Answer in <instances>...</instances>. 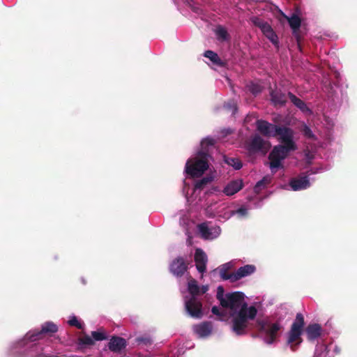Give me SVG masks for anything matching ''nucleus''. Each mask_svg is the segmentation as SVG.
Instances as JSON below:
<instances>
[{"label":"nucleus","instance_id":"nucleus-1","mask_svg":"<svg viewBox=\"0 0 357 357\" xmlns=\"http://www.w3.org/2000/svg\"><path fill=\"white\" fill-rule=\"evenodd\" d=\"M257 310L255 306L248 307V303L243 304L236 312L231 314V330L237 335L247 333L250 326V321L254 320L257 316Z\"/></svg>","mask_w":357,"mask_h":357},{"label":"nucleus","instance_id":"nucleus-2","mask_svg":"<svg viewBox=\"0 0 357 357\" xmlns=\"http://www.w3.org/2000/svg\"><path fill=\"white\" fill-rule=\"evenodd\" d=\"M211 155L208 153L200 151L194 158L187 160L185 167V173L192 178H198L208 169V161Z\"/></svg>","mask_w":357,"mask_h":357},{"label":"nucleus","instance_id":"nucleus-3","mask_svg":"<svg viewBox=\"0 0 357 357\" xmlns=\"http://www.w3.org/2000/svg\"><path fill=\"white\" fill-rule=\"evenodd\" d=\"M304 324L305 321L303 315L301 313H298L289 332L287 340L288 344H291V349L292 351H295L296 346L302 342L301 335L302 334Z\"/></svg>","mask_w":357,"mask_h":357},{"label":"nucleus","instance_id":"nucleus-4","mask_svg":"<svg viewBox=\"0 0 357 357\" xmlns=\"http://www.w3.org/2000/svg\"><path fill=\"white\" fill-rule=\"evenodd\" d=\"M257 324L259 331L264 335V341L268 344L275 342L282 328L281 325L278 322L265 323L263 321H257Z\"/></svg>","mask_w":357,"mask_h":357},{"label":"nucleus","instance_id":"nucleus-5","mask_svg":"<svg viewBox=\"0 0 357 357\" xmlns=\"http://www.w3.org/2000/svg\"><path fill=\"white\" fill-rule=\"evenodd\" d=\"M295 149H288L287 146L278 144L275 146L268 155V160H270L269 167L273 172L274 169H278L281 167L282 161L284 160L291 151H294Z\"/></svg>","mask_w":357,"mask_h":357},{"label":"nucleus","instance_id":"nucleus-6","mask_svg":"<svg viewBox=\"0 0 357 357\" xmlns=\"http://www.w3.org/2000/svg\"><path fill=\"white\" fill-rule=\"evenodd\" d=\"M250 21L255 26L260 29L263 34L276 48H279L278 37L271 26L267 22H265L259 17H252L250 18Z\"/></svg>","mask_w":357,"mask_h":357},{"label":"nucleus","instance_id":"nucleus-7","mask_svg":"<svg viewBox=\"0 0 357 357\" xmlns=\"http://www.w3.org/2000/svg\"><path fill=\"white\" fill-rule=\"evenodd\" d=\"M275 131V137H278L282 145L290 149H297V146L294 141V132L291 128L285 126H278Z\"/></svg>","mask_w":357,"mask_h":357},{"label":"nucleus","instance_id":"nucleus-8","mask_svg":"<svg viewBox=\"0 0 357 357\" xmlns=\"http://www.w3.org/2000/svg\"><path fill=\"white\" fill-rule=\"evenodd\" d=\"M244 303H247L244 301V294L240 291L227 294L225 301H221V305L223 307L229 308L234 312H236L238 308L240 309Z\"/></svg>","mask_w":357,"mask_h":357},{"label":"nucleus","instance_id":"nucleus-9","mask_svg":"<svg viewBox=\"0 0 357 357\" xmlns=\"http://www.w3.org/2000/svg\"><path fill=\"white\" fill-rule=\"evenodd\" d=\"M185 308L190 317L201 319L203 317L202 303L197 297L191 296L185 302Z\"/></svg>","mask_w":357,"mask_h":357},{"label":"nucleus","instance_id":"nucleus-10","mask_svg":"<svg viewBox=\"0 0 357 357\" xmlns=\"http://www.w3.org/2000/svg\"><path fill=\"white\" fill-rule=\"evenodd\" d=\"M257 131L266 137H275L276 130L278 126L271 123L267 121L259 119L256 121Z\"/></svg>","mask_w":357,"mask_h":357},{"label":"nucleus","instance_id":"nucleus-11","mask_svg":"<svg viewBox=\"0 0 357 357\" xmlns=\"http://www.w3.org/2000/svg\"><path fill=\"white\" fill-rule=\"evenodd\" d=\"M188 268V264L182 257L175 258L169 264V272L177 278H181Z\"/></svg>","mask_w":357,"mask_h":357},{"label":"nucleus","instance_id":"nucleus-12","mask_svg":"<svg viewBox=\"0 0 357 357\" xmlns=\"http://www.w3.org/2000/svg\"><path fill=\"white\" fill-rule=\"evenodd\" d=\"M271 101L274 106H284L287 102V96L280 89L269 88Z\"/></svg>","mask_w":357,"mask_h":357},{"label":"nucleus","instance_id":"nucleus-13","mask_svg":"<svg viewBox=\"0 0 357 357\" xmlns=\"http://www.w3.org/2000/svg\"><path fill=\"white\" fill-rule=\"evenodd\" d=\"M195 261L197 271L201 273H204L206 270L207 256L201 248L195 250Z\"/></svg>","mask_w":357,"mask_h":357},{"label":"nucleus","instance_id":"nucleus-14","mask_svg":"<svg viewBox=\"0 0 357 357\" xmlns=\"http://www.w3.org/2000/svg\"><path fill=\"white\" fill-rule=\"evenodd\" d=\"M256 271V266L252 264H247L240 267L234 273V282L249 276Z\"/></svg>","mask_w":357,"mask_h":357},{"label":"nucleus","instance_id":"nucleus-15","mask_svg":"<svg viewBox=\"0 0 357 357\" xmlns=\"http://www.w3.org/2000/svg\"><path fill=\"white\" fill-rule=\"evenodd\" d=\"M265 142L259 135L252 137L250 142L248 145V150L250 153H255L259 151H264L265 149Z\"/></svg>","mask_w":357,"mask_h":357},{"label":"nucleus","instance_id":"nucleus-16","mask_svg":"<svg viewBox=\"0 0 357 357\" xmlns=\"http://www.w3.org/2000/svg\"><path fill=\"white\" fill-rule=\"evenodd\" d=\"M289 185L293 190L297 191L309 188L310 186V183L307 176H304L291 179Z\"/></svg>","mask_w":357,"mask_h":357},{"label":"nucleus","instance_id":"nucleus-17","mask_svg":"<svg viewBox=\"0 0 357 357\" xmlns=\"http://www.w3.org/2000/svg\"><path fill=\"white\" fill-rule=\"evenodd\" d=\"M307 338L310 341H314L317 339L321 335L322 328L319 324H309L305 330Z\"/></svg>","mask_w":357,"mask_h":357},{"label":"nucleus","instance_id":"nucleus-18","mask_svg":"<svg viewBox=\"0 0 357 357\" xmlns=\"http://www.w3.org/2000/svg\"><path fill=\"white\" fill-rule=\"evenodd\" d=\"M126 347V341L121 337L113 336L109 343L108 348L113 352H119Z\"/></svg>","mask_w":357,"mask_h":357},{"label":"nucleus","instance_id":"nucleus-19","mask_svg":"<svg viewBox=\"0 0 357 357\" xmlns=\"http://www.w3.org/2000/svg\"><path fill=\"white\" fill-rule=\"evenodd\" d=\"M212 324L209 321H204L194 326V331L200 337L208 336L212 332Z\"/></svg>","mask_w":357,"mask_h":357},{"label":"nucleus","instance_id":"nucleus-20","mask_svg":"<svg viewBox=\"0 0 357 357\" xmlns=\"http://www.w3.org/2000/svg\"><path fill=\"white\" fill-rule=\"evenodd\" d=\"M243 186L241 180L231 181L225 187L223 192L227 196H231L240 191Z\"/></svg>","mask_w":357,"mask_h":357},{"label":"nucleus","instance_id":"nucleus-21","mask_svg":"<svg viewBox=\"0 0 357 357\" xmlns=\"http://www.w3.org/2000/svg\"><path fill=\"white\" fill-rule=\"evenodd\" d=\"M287 96L290 99L291 102L296 107H298L301 111H302L304 113H311V110L310 108L307 106L305 102L303 101L301 99L296 97L294 93L291 92H289L287 93Z\"/></svg>","mask_w":357,"mask_h":357},{"label":"nucleus","instance_id":"nucleus-22","mask_svg":"<svg viewBox=\"0 0 357 357\" xmlns=\"http://www.w3.org/2000/svg\"><path fill=\"white\" fill-rule=\"evenodd\" d=\"M40 329L45 337L52 336L53 334L58 331L57 326L52 321L45 322L42 324Z\"/></svg>","mask_w":357,"mask_h":357},{"label":"nucleus","instance_id":"nucleus-23","mask_svg":"<svg viewBox=\"0 0 357 357\" xmlns=\"http://www.w3.org/2000/svg\"><path fill=\"white\" fill-rule=\"evenodd\" d=\"M280 13L282 16L288 20L289 26L292 30L301 28V20L297 15L293 14L291 17H289L282 10H280Z\"/></svg>","mask_w":357,"mask_h":357},{"label":"nucleus","instance_id":"nucleus-24","mask_svg":"<svg viewBox=\"0 0 357 357\" xmlns=\"http://www.w3.org/2000/svg\"><path fill=\"white\" fill-rule=\"evenodd\" d=\"M272 181V176L270 175H266L263 177V178L259 181L255 186L254 187V191L256 194H259L262 189L266 188L268 185L271 183Z\"/></svg>","mask_w":357,"mask_h":357},{"label":"nucleus","instance_id":"nucleus-25","mask_svg":"<svg viewBox=\"0 0 357 357\" xmlns=\"http://www.w3.org/2000/svg\"><path fill=\"white\" fill-rule=\"evenodd\" d=\"M204 56L209 59L214 64L222 67L225 66V63L221 60L217 53L212 50H206L204 53Z\"/></svg>","mask_w":357,"mask_h":357},{"label":"nucleus","instance_id":"nucleus-26","mask_svg":"<svg viewBox=\"0 0 357 357\" xmlns=\"http://www.w3.org/2000/svg\"><path fill=\"white\" fill-rule=\"evenodd\" d=\"M229 267L228 264L222 265L219 270L220 275L223 280H230V282H234V273H229Z\"/></svg>","mask_w":357,"mask_h":357},{"label":"nucleus","instance_id":"nucleus-27","mask_svg":"<svg viewBox=\"0 0 357 357\" xmlns=\"http://www.w3.org/2000/svg\"><path fill=\"white\" fill-rule=\"evenodd\" d=\"M43 333L41 332V329L33 330L29 332L26 334V338L31 342H35L39 340H41L44 337Z\"/></svg>","mask_w":357,"mask_h":357},{"label":"nucleus","instance_id":"nucleus-28","mask_svg":"<svg viewBox=\"0 0 357 357\" xmlns=\"http://www.w3.org/2000/svg\"><path fill=\"white\" fill-rule=\"evenodd\" d=\"M188 289L192 296L196 297V296L200 294V288L195 280H192L188 282Z\"/></svg>","mask_w":357,"mask_h":357},{"label":"nucleus","instance_id":"nucleus-29","mask_svg":"<svg viewBox=\"0 0 357 357\" xmlns=\"http://www.w3.org/2000/svg\"><path fill=\"white\" fill-rule=\"evenodd\" d=\"M225 162L236 170L240 169L243 166L241 161L237 158L227 157L225 158Z\"/></svg>","mask_w":357,"mask_h":357},{"label":"nucleus","instance_id":"nucleus-30","mask_svg":"<svg viewBox=\"0 0 357 357\" xmlns=\"http://www.w3.org/2000/svg\"><path fill=\"white\" fill-rule=\"evenodd\" d=\"M216 142L217 141L214 138L207 137L202 140L201 146L203 151L208 153V147L214 146L216 144Z\"/></svg>","mask_w":357,"mask_h":357},{"label":"nucleus","instance_id":"nucleus-31","mask_svg":"<svg viewBox=\"0 0 357 357\" xmlns=\"http://www.w3.org/2000/svg\"><path fill=\"white\" fill-rule=\"evenodd\" d=\"M199 231L202 234V236L204 238L208 239L211 238V229L208 227V226L205 223H202L198 225Z\"/></svg>","mask_w":357,"mask_h":357},{"label":"nucleus","instance_id":"nucleus-32","mask_svg":"<svg viewBox=\"0 0 357 357\" xmlns=\"http://www.w3.org/2000/svg\"><path fill=\"white\" fill-rule=\"evenodd\" d=\"M213 178L211 176H205L196 182L195 188L196 190H203L204 188L212 181Z\"/></svg>","mask_w":357,"mask_h":357},{"label":"nucleus","instance_id":"nucleus-33","mask_svg":"<svg viewBox=\"0 0 357 357\" xmlns=\"http://www.w3.org/2000/svg\"><path fill=\"white\" fill-rule=\"evenodd\" d=\"M78 344L79 345L91 346L94 344V340L90 336L85 335L78 339Z\"/></svg>","mask_w":357,"mask_h":357},{"label":"nucleus","instance_id":"nucleus-34","mask_svg":"<svg viewBox=\"0 0 357 357\" xmlns=\"http://www.w3.org/2000/svg\"><path fill=\"white\" fill-rule=\"evenodd\" d=\"M292 35L296 40L298 47L301 49V43L303 37L302 31L300 28H298V29H294L292 30Z\"/></svg>","mask_w":357,"mask_h":357},{"label":"nucleus","instance_id":"nucleus-35","mask_svg":"<svg viewBox=\"0 0 357 357\" xmlns=\"http://www.w3.org/2000/svg\"><path fill=\"white\" fill-rule=\"evenodd\" d=\"M301 132L303 135L308 139H314L315 138L312 131L307 125L303 126V128L301 129Z\"/></svg>","mask_w":357,"mask_h":357},{"label":"nucleus","instance_id":"nucleus-36","mask_svg":"<svg viewBox=\"0 0 357 357\" xmlns=\"http://www.w3.org/2000/svg\"><path fill=\"white\" fill-rule=\"evenodd\" d=\"M68 324L71 326H75L78 329H82L83 328L82 324L78 321L77 318L75 316L71 317L68 321Z\"/></svg>","mask_w":357,"mask_h":357},{"label":"nucleus","instance_id":"nucleus-37","mask_svg":"<svg viewBox=\"0 0 357 357\" xmlns=\"http://www.w3.org/2000/svg\"><path fill=\"white\" fill-rule=\"evenodd\" d=\"M91 335L94 340L101 341L107 339L106 335L103 333H100L98 331H93L91 333Z\"/></svg>","mask_w":357,"mask_h":357},{"label":"nucleus","instance_id":"nucleus-38","mask_svg":"<svg viewBox=\"0 0 357 357\" xmlns=\"http://www.w3.org/2000/svg\"><path fill=\"white\" fill-rule=\"evenodd\" d=\"M216 297H217V299L220 301V304H221V301H225V296H224V288L222 286H219L218 287Z\"/></svg>","mask_w":357,"mask_h":357},{"label":"nucleus","instance_id":"nucleus-39","mask_svg":"<svg viewBox=\"0 0 357 357\" xmlns=\"http://www.w3.org/2000/svg\"><path fill=\"white\" fill-rule=\"evenodd\" d=\"M216 33L222 40H226L228 35L227 31L221 26L218 27Z\"/></svg>","mask_w":357,"mask_h":357},{"label":"nucleus","instance_id":"nucleus-40","mask_svg":"<svg viewBox=\"0 0 357 357\" xmlns=\"http://www.w3.org/2000/svg\"><path fill=\"white\" fill-rule=\"evenodd\" d=\"M137 342H142L146 345L152 343V340L149 337H139L137 338Z\"/></svg>","mask_w":357,"mask_h":357},{"label":"nucleus","instance_id":"nucleus-41","mask_svg":"<svg viewBox=\"0 0 357 357\" xmlns=\"http://www.w3.org/2000/svg\"><path fill=\"white\" fill-rule=\"evenodd\" d=\"M236 213H238L241 216H245L248 214V210L245 207H241L236 211Z\"/></svg>","mask_w":357,"mask_h":357},{"label":"nucleus","instance_id":"nucleus-42","mask_svg":"<svg viewBox=\"0 0 357 357\" xmlns=\"http://www.w3.org/2000/svg\"><path fill=\"white\" fill-rule=\"evenodd\" d=\"M211 312L213 314L218 315V316H222L223 314L220 313V310L218 307L213 306L212 307Z\"/></svg>","mask_w":357,"mask_h":357},{"label":"nucleus","instance_id":"nucleus-43","mask_svg":"<svg viewBox=\"0 0 357 357\" xmlns=\"http://www.w3.org/2000/svg\"><path fill=\"white\" fill-rule=\"evenodd\" d=\"M226 107H234V112L236 110V107L233 102H229L225 105Z\"/></svg>","mask_w":357,"mask_h":357},{"label":"nucleus","instance_id":"nucleus-44","mask_svg":"<svg viewBox=\"0 0 357 357\" xmlns=\"http://www.w3.org/2000/svg\"><path fill=\"white\" fill-rule=\"evenodd\" d=\"M222 133L224 136L228 135L231 133V130L230 129H225L222 130Z\"/></svg>","mask_w":357,"mask_h":357},{"label":"nucleus","instance_id":"nucleus-45","mask_svg":"<svg viewBox=\"0 0 357 357\" xmlns=\"http://www.w3.org/2000/svg\"><path fill=\"white\" fill-rule=\"evenodd\" d=\"M208 290V287L206 286H203L202 288V294H204Z\"/></svg>","mask_w":357,"mask_h":357},{"label":"nucleus","instance_id":"nucleus-46","mask_svg":"<svg viewBox=\"0 0 357 357\" xmlns=\"http://www.w3.org/2000/svg\"><path fill=\"white\" fill-rule=\"evenodd\" d=\"M252 92L253 93H255L258 92V91H256V89H252Z\"/></svg>","mask_w":357,"mask_h":357},{"label":"nucleus","instance_id":"nucleus-47","mask_svg":"<svg viewBox=\"0 0 357 357\" xmlns=\"http://www.w3.org/2000/svg\"><path fill=\"white\" fill-rule=\"evenodd\" d=\"M252 92L253 93H255L258 92V91H256V89H252Z\"/></svg>","mask_w":357,"mask_h":357}]
</instances>
